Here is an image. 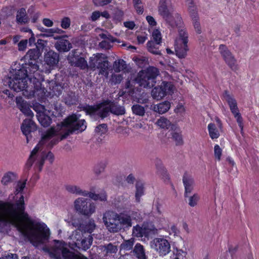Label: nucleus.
I'll use <instances>...</instances> for the list:
<instances>
[{"label":"nucleus","instance_id":"nucleus-25","mask_svg":"<svg viewBox=\"0 0 259 259\" xmlns=\"http://www.w3.org/2000/svg\"><path fill=\"white\" fill-rule=\"evenodd\" d=\"M209 135L211 139H218L222 131V124L219 119H217L215 122L210 123L208 125Z\"/></svg>","mask_w":259,"mask_h":259},{"label":"nucleus","instance_id":"nucleus-16","mask_svg":"<svg viewBox=\"0 0 259 259\" xmlns=\"http://www.w3.org/2000/svg\"><path fill=\"white\" fill-rule=\"evenodd\" d=\"M40 54L41 53L37 49L29 50L25 57V59L28 60L29 61L28 63H25L22 67L29 70L30 72L32 71L33 73H37L40 74V71L38 70L36 60L38 59Z\"/></svg>","mask_w":259,"mask_h":259},{"label":"nucleus","instance_id":"nucleus-33","mask_svg":"<svg viewBox=\"0 0 259 259\" xmlns=\"http://www.w3.org/2000/svg\"><path fill=\"white\" fill-rule=\"evenodd\" d=\"M149 32L151 34L153 41L157 45H160L162 42V34L159 28L150 29Z\"/></svg>","mask_w":259,"mask_h":259},{"label":"nucleus","instance_id":"nucleus-46","mask_svg":"<svg viewBox=\"0 0 259 259\" xmlns=\"http://www.w3.org/2000/svg\"><path fill=\"white\" fill-rule=\"evenodd\" d=\"M188 197V204L191 207L195 206L200 199V196L197 193H195L191 196H189Z\"/></svg>","mask_w":259,"mask_h":259},{"label":"nucleus","instance_id":"nucleus-4","mask_svg":"<svg viewBox=\"0 0 259 259\" xmlns=\"http://www.w3.org/2000/svg\"><path fill=\"white\" fill-rule=\"evenodd\" d=\"M158 73V69L153 67H149L146 69L141 70L138 73L136 78L133 79L131 78L128 81L126 85V91L120 92L119 96H126L128 95L138 103H146L147 99L140 98L136 96L138 90L135 91V85L138 84L139 86L144 88H151L155 83V80Z\"/></svg>","mask_w":259,"mask_h":259},{"label":"nucleus","instance_id":"nucleus-17","mask_svg":"<svg viewBox=\"0 0 259 259\" xmlns=\"http://www.w3.org/2000/svg\"><path fill=\"white\" fill-rule=\"evenodd\" d=\"M224 98L228 103L230 107V110L235 118L238 126L241 130V132H242L243 129V119L237 107L236 100L228 92H225L224 93Z\"/></svg>","mask_w":259,"mask_h":259},{"label":"nucleus","instance_id":"nucleus-1","mask_svg":"<svg viewBox=\"0 0 259 259\" xmlns=\"http://www.w3.org/2000/svg\"><path fill=\"white\" fill-rule=\"evenodd\" d=\"M25 185V181L17 183L16 198H14L16 202L15 204L0 201L7 204L6 209L0 211V224L14 226L33 245L38 247L48 240L50 230L46 224L32 219L24 211V197L19 193L23 191Z\"/></svg>","mask_w":259,"mask_h":259},{"label":"nucleus","instance_id":"nucleus-44","mask_svg":"<svg viewBox=\"0 0 259 259\" xmlns=\"http://www.w3.org/2000/svg\"><path fill=\"white\" fill-rule=\"evenodd\" d=\"M135 240L133 238L124 240L120 245V250H130L133 248Z\"/></svg>","mask_w":259,"mask_h":259},{"label":"nucleus","instance_id":"nucleus-59","mask_svg":"<svg viewBox=\"0 0 259 259\" xmlns=\"http://www.w3.org/2000/svg\"><path fill=\"white\" fill-rule=\"evenodd\" d=\"M185 111V107L182 103H179L175 109V112L180 115L183 114Z\"/></svg>","mask_w":259,"mask_h":259},{"label":"nucleus","instance_id":"nucleus-5","mask_svg":"<svg viewBox=\"0 0 259 259\" xmlns=\"http://www.w3.org/2000/svg\"><path fill=\"white\" fill-rule=\"evenodd\" d=\"M158 13L172 27H181L183 25L180 15L175 12L171 0H160Z\"/></svg>","mask_w":259,"mask_h":259},{"label":"nucleus","instance_id":"nucleus-22","mask_svg":"<svg viewBox=\"0 0 259 259\" xmlns=\"http://www.w3.org/2000/svg\"><path fill=\"white\" fill-rule=\"evenodd\" d=\"M45 61L47 66L43 69V71L49 73L50 70L56 66L59 62V56L54 51H49L45 56Z\"/></svg>","mask_w":259,"mask_h":259},{"label":"nucleus","instance_id":"nucleus-26","mask_svg":"<svg viewBox=\"0 0 259 259\" xmlns=\"http://www.w3.org/2000/svg\"><path fill=\"white\" fill-rule=\"evenodd\" d=\"M37 129L36 124L30 119L24 120L21 126L22 133L26 137L27 142H28V136L31 132L35 131Z\"/></svg>","mask_w":259,"mask_h":259},{"label":"nucleus","instance_id":"nucleus-7","mask_svg":"<svg viewBox=\"0 0 259 259\" xmlns=\"http://www.w3.org/2000/svg\"><path fill=\"white\" fill-rule=\"evenodd\" d=\"M86 112L91 116H98L103 118L107 116L109 112L116 115H122L125 113V110L122 106L105 101L94 106H88L86 109Z\"/></svg>","mask_w":259,"mask_h":259},{"label":"nucleus","instance_id":"nucleus-55","mask_svg":"<svg viewBox=\"0 0 259 259\" xmlns=\"http://www.w3.org/2000/svg\"><path fill=\"white\" fill-rule=\"evenodd\" d=\"M124 15L123 12L121 10L117 11L113 16V21H115V23L120 22L122 19Z\"/></svg>","mask_w":259,"mask_h":259},{"label":"nucleus","instance_id":"nucleus-19","mask_svg":"<svg viewBox=\"0 0 259 259\" xmlns=\"http://www.w3.org/2000/svg\"><path fill=\"white\" fill-rule=\"evenodd\" d=\"M32 108L36 112V116L39 122L43 126H48L51 123L50 115L52 114L49 110L45 109L44 106L38 103L33 104Z\"/></svg>","mask_w":259,"mask_h":259},{"label":"nucleus","instance_id":"nucleus-9","mask_svg":"<svg viewBox=\"0 0 259 259\" xmlns=\"http://www.w3.org/2000/svg\"><path fill=\"white\" fill-rule=\"evenodd\" d=\"M188 34L185 29H181L175 40V50L176 56L180 59L186 57L189 51Z\"/></svg>","mask_w":259,"mask_h":259},{"label":"nucleus","instance_id":"nucleus-58","mask_svg":"<svg viewBox=\"0 0 259 259\" xmlns=\"http://www.w3.org/2000/svg\"><path fill=\"white\" fill-rule=\"evenodd\" d=\"M28 44L27 39H22L18 44V50L20 51H24L26 50Z\"/></svg>","mask_w":259,"mask_h":259},{"label":"nucleus","instance_id":"nucleus-63","mask_svg":"<svg viewBox=\"0 0 259 259\" xmlns=\"http://www.w3.org/2000/svg\"><path fill=\"white\" fill-rule=\"evenodd\" d=\"M101 12L99 11H94L92 13L91 19L93 21L97 20L101 17Z\"/></svg>","mask_w":259,"mask_h":259},{"label":"nucleus","instance_id":"nucleus-2","mask_svg":"<svg viewBox=\"0 0 259 259\" xmlns=\"http://www.w3.org/2000/svg\"><path fill=\"white\" fill-rule=\"evenodd\" d=\"M80 116L73 114L65 119L62 122L52 127L41 135V140L32 151L27 164H34L39 170L44 164L45 158L52 163L54 160L53 154L50 152L46 155L44 149L50 148L65 138L72 132H81L87 128L84 119H80Z\"/></svg>","mask_w":259,"mask_h":259},{"label":"nucleus","instance_id":"nucleus-23","mask_svg":"<svg viewBox=\"0 0 259 259\" xmlns=\"http://www.w3.org/2000/svg\"><path fill=\"white\" fill-rule=\"evenodd\" d=\"M15 102L17 107L22 112L25 116L30 118L32 117L34 115L33 113L30 109L31 106L29 103L25 100L21 96L16 97Z\"/></svg>","mask_w":259,"mask_h":259},{"label":"nucleus","instance_id":"nucleus-3","mask_svg":"<svg viewBox=\"0 0 259 259\" xmlns=\"http://www.w3.org/2000/svg\"><path fill=\"white\" fill-rule=\"evenodd\" d=\"M44 78L40 74L31 73L29 70L23 67L13 69L10 77L4 79V84L16 92H22L24 96L28 99L36 98L40 101L46 97L58 96L60 94V87L54 80L48 82L49 91L41 88V81Z\"/></svg>","mask_w":259,"mask_h":259},{"label":"nucleus","instance_id":"nucleus-14","mask_svg":"<svg viewBox=\"0 0 259 259\" xmlns=\"http://www.w3.org/2000/svg\"><path fill=\"white\" fill-rule=\"evenodd\" d=\"M140 214L135 211H130L126 213L118 214L119 224L115 225L113 228L116 230H125L129 229L132 226V221L139 220Z\"/></svg>","mask_w":259,"mask_h":259},{"label":"nucleus","instance_id":"nucleus-43","mask_svg":"<svg viewBox=\"0 0 259 259\" xmlns=\"http://www.w3.org/2000/svg\"><path fill=\"white\" fill-rule=\"evenodd\" d=\"M158 45L152 40L149 41L147 44L148 50L152 54H160V51L158 47Z\"/></svg>","mask_w":259,"mask_h":259},{"label":"nucleus","instance_id":"nucleus-11","mask_svg":"<svg viewBox=\"0 0 259 259\" xmlns=\"http://www.w3.org/2000/svg\"><path fill=\"white\" fill-rule=\"evenodd\" d=\"M159 227L156 228L151 223H144L142 226L137 225L133 228V235L137 238H144L148 239L149 237L158 233Z\"/></svg>","mask_w":259,"mask_h":259},{"label":"nucleus","instance_id":"nucleus-47","mask_svg":"<svg viewBox=\"0 0 259 259\" xmlns=\"http://www.w3.org/2000/svg\"><path fill=\"white\" fill-rule=\"evenodd\" d=\"M75 62H72V65L75 66L80 67L81 69H84L87 66V62L83 58L80 57L79 58H75Z\"/></svg>","mask_w":259,"mask_h":259},{"label":"nucleus","instance_id":"nucleus-48","mask_svg":"<svg viewBox=\"0 0 259 259\" xmlns=\"http://www.w3.org/2000/svg\"><path fill=\"white\" fill-rule=\"evenodd\" d=\"M88 196L94 200H100L101 201L106 200V195L105 193H101L100 194H96L93 193H88Z\"/></svg>","mask_w":259,"mask_h":259},{"label":"nucleus","instance_id":"nucleus-18","mask_svg":"<svg viewBox=\"0 0 259 259\" xmlns=\"http://www.w3.org/2000/svg\"><path fill=\"white\" fill-rule=\"evenodd\" d=\"M224 98L228 103L230 107V110L235 118L238 126L241 130V132H242L243 129V119L237 107L236 100L228 92H225L224 93Z\"/></svg>","mask_w":259,"mask_h":259},{"label":"nucleus","instance_id":"nucleus-52","mask_svg":"<svg viewBox=\"0 0 259 259\" xmlns=\"http://www.w3.org/2000/svg\"><path fill=\"white\" fill-rule=\"evenodd\" d=\"M184 186L194 187V180L191 177L184 176L183 179Z\"/></svg>","mask_w":259,"mask_h":259},{"label":"nucleus","instance_id":"nucleus-41","mask_svg":"<svg viewBox=\"0 0 259 259\" xmlns=\"http://www.w3.org/2000/svg\"><path fill=\"white\" fill-rule=\"evenodd\" d=\"M156 124L161 128H168L170 126H172L170 122L166 118L161 117L157 120Z\"/></svg>","mask_w":259,"mask_h":259},{"label":"nucleus","instance_id":"nucleus-57","mask_svg":"<svg viewBox=\"0 0 259 259\" xmlns=\"http://www.w3.org/2000/svg\"><path fill=\"white\" fill-rule=\"evenodd\" d=\"M134 5L136 11L139 14H142L143 12V8L141 5L140 0H133Z\"/></svg>","mask_w":259,"mask_h":259},{"label":"nucleus","instance_id":"nucleus-36","mask_svg":"<svg viewBox=\"0 0 259 259\" xmlns=\"http://www.w3.org/2000/svg\"><path fill=\"white\" fill-rule=\"evenodd\" d=\"M187 253L182 249L174 248L170 255L171 259H186Z\"/></svg>","mask_w":259,"mask_h":259},{"label":"nucleus","instance_id":"nucleus-12","mask_svg":"<svg viewBox=\"0 0 259 259\" xmlns=\"http://www.w3.org/2000/svg\"><path fill=\"white\" fill-rule=\"evenodd\" d=\"M90 67L99 70V74L107 76L108 62L106 56L103 54H94L90 60Z\"/></svg>","mask_w":259,"mask_h":259},{"label":"nucleus","instance_id":"nucleus-35","mask_svg":"<svg viewBox=\"0 0 259 259\" xmlns=\"http://www.w3.org/2000/svg\"><path fill=\"white\" fill-rule=\"evenodd\" d=\"M65 221L67 222L69 226H72L75 228H77L78 229L77 230L81 232L83 225L81 224V220L79 219L75 218H68L65 219Z\"/></svg>","mask_w":259,"mask_h":259},{"label":"nucleus","instance_id":"nucleus-38","mask_svg":"<svg viewBox=\"0 0 259 259\" xmlns=\"http://www.w3.org/2000/svg\"><path fill=\"white\" fill-rule=\"evenodd\" d=\"M96 227L95 222L93 220H90L85 225H82V228L81 232H83L84 233L86 232L89 233H92Z\"/></svg>","mask_w":259,"mask_h":259},{"label":"nucleus","instance_id":"nucleus-30","mask_svg":"<svg viewBox=\"0 0 259 259\" xmlns=\"http://www.w3.org/2000/svg\"><path fill=\"white\" fill-rule=\"evenodd\" d=\"M66 190L71 194L81 195L83 196H88V193L81 189V188L75 185H67L65 186Z\"/></svg>","mask_w":259,"mask_h":259},{"label":"nucleus","instance_id":"nucleus-61","mask_svg":"<svg viewBox=\"0 0 259 259\" xmlns=\"http://www.w3.org/2000/svg\"><path fill=\"white\" fill-rule=\"evenodd\" d=\"M112 0H94V4L97 6H103L111 2Z\"/></svg>","mask_w":259,"mask_h":259},{"label":"nucleus","instance_id":"nucleus-56","mask_svg":"<svg viewBox=\"0 0 259 259\" xmlns=\"http://www.w3.org/2000/svg\"><path fill=\"white\" fill-rule=\"evenodd\" d=\"M95 132L97 134L100 135L105 134L107 132L106 124H102L98 126L95 129Z\"/></svg>","mask_w":259,"mask_h":259},{"label":"nucleus","instance_id":"nucleus-24","mask_svg":"<svg viewBox=\"0 0 259 259\" xmlns=\"http://www.w3.org/2000/svg\"><path fill=\"white\" fill-rule=\"evenodd\" d=\"M219 52L225 62L232 68H235L236 60L226 46L221 45L219 47Z\"/></svg>","mask_w":259,"mask_h":259},{"label":"nucleus","instance_id":"nucleus-54","mask_svg":"<svg viewBox=\"0 0 259 259\" xmlns=\"http://www.w3.org/2000/svg\"><path fill=\"white\" fill-rule=\"evenodd\" d=\"M146 18L149 25V30L150 29L152 30L156 28V25L157 23L153 17L151 16H147Z\"/></svg>","mask_w":259,"mask_h":259},{"label":"nucleus","instance_id":"nucleus-21","mask_svg":"<svg viewBox=\"0 0 259 259\" xmlns=\"http://www.w3.org/2000/svg\"><path fill=\"white\" fill-rule=\"evenodd\" d=\"M126 66L125 61L123 60L120 59L115 61L114 63L113 68L114 71L117 73L121 72V74L119 75H114L112 76V80L115 83H118L120 82L123 77L126 76L127 73L126 71Z\"/></svg>","mask_w":259,"mask_h":259},{"label":"nucleus","instance_id":"nucleus-29","mask_svg":"<svg viewBox=\"0 0 259 259\" xmlns=\"http://www.w3.org/2000/svg\"><path fill=\"white\" fill-rule=\"evenodd\" d=\"M171 107V103L169 101H164L154 105L152 110L159 114H162L167 112Z\"/></svg>","mask_w":259,"mask_h":259},{"label":"nucleus","instance_id":"nucleus-10","mask_svg":"<svg viewBox=\"0 0 259 259\" xmlns=\"http://www.w3.org/2000/svg\"><path fill=\"white\" fill-rule=\"evenodd\" d=\"M74 209L79 213L90 217L96 210V205L87 198L78 197L73 203Z\"/></svg>","mask_w":259,"mask_h":259},{"label":"nucleus","instance_id":"nucleus-20","mask_svg":"<svg viewBox=\"0 0 259 259\" xmlns=\"http://www.w3.org/2000/svg\"><path fill=\"white\" fill-rule=\"evenodd\" d=\"M118 214L113 211H107L103 214V222L109 231L116 233L120 230H116L112 228L115 225L119 224Z\"/></svg>","mask_w":259,"mask_h":259},{"label":"nucleus","instance_id":"nucleus-40","mask_svg":"<svg viewBox=\"0 0 259 259\" xmlns=\"http://www.w3.org/2000/svg\"><path fill=\"white\" fill-rule=\"evenodd\" d=\"M16 175L12 171H8L6 172L2 179V183L4 185H7L11 183L15 178Z\"/></svg>","mask_w":259,"mask_h":259},{"label":"nucleus","instance_id":"nucleus-51","mask_svg":"<svg viewBox=\"0 0 259 259\" xmlns=\"http://www.w3.org/2000/svg\"><path fill=\"white\" fill-rule=\"evenodd\" d=\"M222 155V149L218 145H215L214 147V155L215 158L220 161Z\"/></svg>","mask_w":259,"mask_h":259},{"label":"nucleus","instance_id":"nucleus-8","mask_svg":"<svg viewBox=\"0 0 259 259\" xmlns=\"http://www.w3.org/2000/svg\"><path fill=\"white\" fill-rule=\"evenodd\" d=\"M68 239V246L71 248L84 251L88 249L93 242L92 235L77 230L73 231L69 236Z\"/></svg>","mask_w":259,"mask_h":259},{"label":"nucleus","instance_id":"nucleus-27","mask_svg":"<svg viewBox=\"0 0 259 259\" xmlns=\"http://www.w3.org/2000/svg\"><path fill=\"white\" fill-rule=\"evenodd\" d=\"M187 5L189 7V11L191 13L193 19V24L196 32L199 34L201 33V27L198 21L197 14L195 12L196 8L193 5L192 0H186Z\"/></svg>","mask_w":259,"mask_h":259},{"label":"nucleus","instance_id":"nucleus-64","mask_svg":"<svg viewBox=\"0 0 259 259\" xmlns=\"http://www.w3.org/2000/svg\"><path fill=\"white\" fill-rule=\"evenodd\" d=\"M40 16V14L38 12H35L30 16V20L32 23H36Z\"/></svg>","mask_w":259,"mask_h":259},{"label":"nucleus","instance_id":"nucleus-32","mask_svg":"<svg viewBox=\"0 0 259 259\" xmlns=\"http://www.w3.org/2000/svg\"><path fill=\"white\" fill-rule=\"evenodd\" d=\"M8 86V85H4L3 80V85L1 86L0 89V98L5 100L13 99L14 97L13 94L7 89Z\"/></svg>","mask_w":259,"mask_h":259},{"label":"nucleus","instance_id":"nucleus-13","mask_svg":"<svg viewBox=\"0 0 259 259\" xmlns=\"http://www.w3.org/2000/svg\"><path fill=\"white\" fill-rule=\"evenodd\" d=\"M150 247L160 256H165L171 250L169 241L163 237H156L150 242Z\"/></svg>","mask_w":259,"mask_h":259},{"label":"nucleus","instance_id":"nucleus-15","mask_svg":"<svg viewBox=\"0 0 259 259\" xmlns=\"http://www.w3.org/2000/svg\"><path fill=\"white\" fill-rule=\"evenodd\" d=\"M175 91V87L171 82L163 81L152 90L151 95L154 99L160 100L166 96L171 95Z\"/></svg>","mask_w":259,"mask_h":259},{"label":"nucleus","instance_id":"nucleus-31","mask_svg":"<svg viewBox=\"0 0 259 259\" xmlns=\"http://www.w3.org/2000/svg\"><path fill=\"white\" fill-rule=\"evenodd\" d=\"M55 48L59 52H68L72 46L68 40L61 38L56 43Z\"/></svg>","mask_w":259,"mask_h":259},{"label":"nucleus","instance_id":"nucleus-34","mask_svg":"<svg viewBox=\"0 0 259 259\" xmlns=\"http://www.w3.org/2000/svg\"><path fill=\"white\" fill-rule=\"evenodd\" d=\"M169 134L171 135L172 138L176 141L177 143L180 144L182 142V136L180 134L179 128L175 126L172 125L171 127V130L169 131Z\"/></svg>","mask_w":259,"mask_h":259},{"label":"nucleus","instance_id":"nucleus-39","mask_svg":"<svg viewBox=\"0 0 259 259\" xmlns=\"http://www.w3.org/2000/svg\"><path fill=\"white\" fill-rule=\"evenodd\" d=\"M95 32L96 34L99 35V36L102 39H107V40L111 42H114L116 40L115 39H114L113 37L110 34H109L107 32L105 31L104 30L101 28H96L95 29Z\"/></svg>","mask_w":259,"mask_h":259},{"label":"nucleus","instance_id":"nucleus-37","mask_svg":"<svg viewBox=\"0 0 259 259\" xmlns=\"http://www.w3.org/2000/svg\"><path fill=\"white\" fill-rule=\"evenodd\" d=\"M134 251L139 259H145V250L143 246L141 244L137 243L135 246Z\"/></svg>","mask_w":259,"mask_h":259},{"label":"nucleus","instance_id":"nucleus-28","mask_svg":"<svg viewBox=\"0 0 259 259\" xmlns=\"http://www.w3.org/2000/svg\"><path fill=\"white\" fill-rule=\"evenodd\" d=\"M16 22L21 24H25L29 21L26 9L21 8L17 10L16 16Z\"/></svg>","mask_w":259,"mask_h":259},{"label":"nucleus","instance_id":"nucleus-53","mask_svg":"<svg viewBox=\"0 0 259 259\" xmlns=\"http://www.w3.org/2000/svg\"><path fill=\"white\" fill-rule=\"evenodd\" d=\"M71 24L70 19L68 17H65L61 19V26L62 28L66 29L69 28Z\"/></svg>","mask_w":259,"mask_h":259},{"label":"nucleus","instance_id":"nucleus-6","mask_svg":"<svg viewBox=\"0 0 259 259\" xmlns=\"http://www.w3.org/2000/svg\"><path fill=\"white\" fill-rule=\"evenodd\" d=\"M67 246L63 241L55 240L51 248H45L44 250L48 252L51 257L55 259H88L80 253L70 251Z\"/></svg>","mask_w":259,"mask_h":259},{"label":"nucleus","instance_id":"nucleus-50","mask_svg":"<svg viewBox=\"0 0 259 259\" xmlns=\"http://www.w3.org/2000/svg\"><path fill=\"white\" fill-rule=\"evenodd\" d=\"M104 252L106 254L115 253L117 251V248L116 246H114L111 244H109L107 246H104Z\"/></svg>","mask_w":259,"mask_h":259},{"label":"nucleus","instance_id":"nucleus-60","mask_svg":"<svg viewBox=\"0 0 259 259\" xmlns=\"http://www.w3.org/2000/svg\"><path fill=\"white\" fill-rule=\"evenodd\" d=\"M147 39V34L145 33H142L137 35V41L139 44H143Z\"/></svg>","mask_w":259,"mask_h":259},{"label":"nucleus","instance_id":"nucleus-62","mask_svg":"<svg viewBox=\"0 0 259 259\" xmlns=\"http://www.w3.org/2000/svg\"><path fill=\"white\" fill-rule=\"evenodd\" d=\"M47 45V42L45 40L39 39L37 40V43H36V49L38 50V51H40V50H42L44 47Z\"/></svg>","mask_w":259,"mask_h":259},{"label":"nucleus","instance_id":"nucleus-45","mask_svg":"<svg viewBox=\"0 0 259 259\" xmlns=\"http://www.w3.org/2000/svg\"><path fill=\"white\" fill-rule=\"evenodd\" d=\"M133 113L137 115L143 116L145 113V108L140 105H134L132 107Z\"/></svg>","mask_w":259,"mask_h":259},{"label":"nucleus","instance_id":"nucleus-49","mask_svg":"<svg viewBox=\"0 0 259 259\" xmlns=\"http://www.w3.org/2000/svg\"><path fill=\"white\" fill-rule=\"evenodd\" d=\"M144 194L143 186L141 184H137L136 185V191L135 194L136 200L137 202H139L141 197Z\"/></svg>","mask_w":259,"mask_h":259},{"label":"nucleus","instance_id":"nucleus-42","mask_svg":"<svg viewBox=\"0 0 259 259\" xmlns=\"http://www.w3.org/2000/svg\"><path fill=\"white\" fill-rule=\"evenodd\" d=\"M38 29L42 32L46 31V33L42 34L41 35L47 37L52 36L54 33H61L63 32H64L62 30L59 28H52L46 29L41 27L40 28H38Z\"/></svg>","mask_w":259,"mask_h":259}]
</instances>
